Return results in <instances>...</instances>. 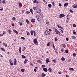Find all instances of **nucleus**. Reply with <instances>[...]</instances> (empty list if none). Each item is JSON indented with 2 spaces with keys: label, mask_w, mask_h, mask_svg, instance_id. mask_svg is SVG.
I'll return each instance as SVG.
<instances>
[{
  "label": "nucleus",
  "mask_w": 77,
  "mask_h": 77,
  "mask_svg": "<svg viewBox=\"0 0 77 77\" xmlns=\"http://www.w3.org/2000/svg\"><path fill=\"white\" fill-rule=\"evenodd\" d=\"M54 30L56 34H59V35H60V32L59 31H58V30H57V29H55Z\"/></svg>",
  "instance_id": "7ed1b4c3"
},
{
  "label": "nucleus",
  "mask_w": 77,
  "mask_h": 77,
  "mask_svg": "<svg viewBox=\"0 0 77 77\" xmlns=\"http://www.w3.org/2000/svg\"><path fill=\"white\" fill-rule=\"evenodd\" d=\"M5 34H6V32L5 31H3V35H5Z\"/></svg>",
  "instance_id": "8fccbe9b"
},
{
  "label": "nucleus",
  "mask_w": 77,
  "mask_h": 77,
  "mask_svg": "<svg viewBox=\"0 0 77 77\" xmlns=\"http://www.w3.org/2000/svg\"><path fill=\"white\" fill-rule=\"evenodd\" d=\"M73 7L74 8H77V5H73Z\"/></svg>",
  "instance_id": "6e6552de"
},
{
  "label": "nucleus",
  "mask_w": 77,
  "mask_h": 77,
  "mask_svg": "<svg viewBox=\"0 0 77 77\" xmlns=\"http://www.w3.org/2000/svg\"><path fill=\"white\" fill-rule=\"evenodd\" d=\"M5 0H3L2 1V3H5Z\"/></svg>",
  "instance_id": "37998d69"
},
{
  "label": "nucleus",
  "mask_w": 77,
  "mask_h": 77,
  "mask_svg": "<svg viewBox=\"0 0 77 77\" xmlns=\"http://www.w3.org/2000/svg\"><path fill=\"white\" fill-rule=\"evenodd\" d=\"M9 62L10 63H12V60H11V59H9Z\"/></svg>",
  "instance_id": "bb28decb"
},
{
  "label": "nucleus",
  "mask_w": 77,
  "mask_h": 77,
  "mask_svg": "<svg viewBox=\"0 0 77 77\" xmlns=\"http://www.w3.org/2000/svg\"><path fill=\"white\" fill-rule=\"evenodd\" d=\"M69 70H72V71H74V69L72 68H69Z\"/></svg>",
  "instance_id": "5701e85b"
},
{
  "label": "nucleus",
  "mask_w": 77,
  "mask_h": 77,
  "mask_svg": "<svg viewBox=\"0 0 77 77\" xmlns=\"http://www.w3.org/2000/svg\"><path fill=\"white\" fill-rule=\"evenodd\" d=\"M3 45H5V47H7V46H8V45H7V44H5V43H3Z\"/></svg>",
  "instance_id": "412c9836"
},
{
  "label": "nucleus",
  "mask_w": 77,
  "mask_h": 77,
  "mask_svg": "<svg viewBox=\"0 0 77 77\" xmlns=\"http://www.w3.org/2000/svg\"><path fill=\"white\" fill-rule=\"evenodd\" d=\"M74 31H75V30H73V34H76V32H74Z\"/></svg>",
  "instance_id": "864d4df0"
},
{
  "label": "nucleus",
  "mask_w": 77,
  "mask_h": 77,
  "mask_svg": "<svg viewBox=\"0 0 77 77\" xmlns=\"http://www.w3.org/2000/svg\"><path fill=\"white\" fill-rule=\"evenodd\" d=\"M30 32L31 35H33V33H34V31H31Z\"/></svg>",
  "instance_id": "2eb2a0df"
},
{
  "label": "nucleus",
  "mask_w": 77,
  "mask_h": 77,
  "mask_svg": "<svg viewBox=\"0 0 77 77\" xmlns=\"http://www.w3.org/2000/svg\"><path fill=\"white\" fill-rule=\"evenodd\" d=\"M65 17V15L63 14H60L59 16L60 18H61L62 17Z\"/></svg>",
  "instance_id": "39448f33"
},
{
  "label": "nucleus",
  "mask_w": 77,
  "mask_h": 77,
  "mask_svg": "<svg viewBox=\"0 0 77 77\" xmlns=\"http://www.w3.org/2000/svg\"><path fill=\"white\" fill-rule=\"evenodd\" d=\"M34 36H36V33H35V31H34Z\"/></svg>",
  "instance_id": "13d9d810"
},
{
  "label": "nucleus",
  "mask_w": 77,
  "mask_h": 77,
  "mask_svg": "<svg viewBox=\"0 0 77 77\" xmlns=\"http://www.w3.org/2000/svg\"><path fill=\"white\" fill-rule=\"evenodd\" d=\"M46 24H47L48 25V24H50V23H49V22H46Z\"/></svg>",
  "instance_id": "49530a36"
},
{
  "label": "nucleus",
  "mask_w": 77,
  "mask_h": 77,
  "mask_svg": "<svg viewBox=\"0 0 77 77\" xmlns=\"http://www.w3.org/2000/svg\"><path fill=\"white\" fill-rule=\"evenodd\" d=\"M46 75L44 73H42V77H44Z\"/></svg>",
  "instance_id": "f8f14e48"
},
{
  "label": "nucleus",
  "mask_w": 77,
  "mask_h": 77,
  "mask_svg": "<svg viewBox=\"0 0 77 77\" xmlns=\"http://www.w3.org/2000/svg\"><path fill=\"white\" fill-rule=\"evenodd\" d=\"M61 51H62V52H63V49H61Z\"/></svg>",
  "instance_id": "5fc2aeb1"
},
{
  "label": "nucleus",
  "mask_w": 77,
  "mask_h": 77,
  "mask_svg": "<svg viewBox=\"0 0 77 77\" xmlns=\"http://www.w3.org/2000/svg\"><path fill=\"white\" fill-rule=\"evenodd\" d=\"M12 20H13L14 21H15V18L14 17H13L12 18Z\"/></svg>",
  "instance_id": "4c0bfd02"
},
{
  "label": "nucleus",
  "mask_w": 77,
  "mask_h": 77,
  "mask_svg": "<svg viewBox=\"0 0 77 77\" xmlns=\"http://www.w3.org/2000/svg\"><path fill=\"white\" fill-rule=\"evenodd\" d=\"M33 3H36L37 4H38V3H39V2H38V1H36V0H35L34 1H33Z\"/></svg>",
  "instance_id": "423d86ee"
},
{
  "label": "nucleus",
  "mask_w": 77,
  "mask_h": 77,
  "mask_svg": "<svg viewBox=\"0 0 77 77\" xmlns=\"http://www.w3.org/2000/svg\"><path fill=\"white\" fill-rule=\"evenodd\" d=\"M26 21L27 23L28 24H29V20H28L26 19Z\"/></svg>",
  "instance_id": "cd10ccee"
},
{
  "label": "nucleus",
  "mask_w": 77,
  "mask_h": 77,
  "mask_svg": "<svg viewBox=\"0 0 77 77\" xmlns=\"http://www.w3.org/2000/svg\"><path fill=\"white\" fill-rule=\"evenodd\" d=\"M33 42L34 44H36L37 43V40L36 39H35L34 40Z\"/></svg>",
  "instance_id": "9b49d317"
},
{
  "label": "nucleus",
  "mask_w": 77,
  "mask_h": 77,
  "mask_svg": "<svg viewBox=\"0 0 77 77\" xmlns=\"http://www.w3.org/2000/svg\"><path fill=\"white\" fill-rule=\"evenodd\" d=\"M45 34L46 35H50V33L48 30H46L45 32Z\"/></svg>",
  "instance_id": "f257e3e1"
},
{
  "label": "nucleus",
  "mask_w": 77,
  "mask_h": 77,
  "mask_svg": "<svg viewBox=\"0 0 77 77\" xmlns=\"http://www.w3.org/2000/svg\"><path fill=\"white\" fill-rule=\"evenodd\" d=\"M34 71L35 72H36V70L35 69H34Z\"/></svg>",
  "instance_id": "0e129e2a"
},
{
  "label": "nucleus",
  "mask_w": 77,
  "mask_h": 77,
  "mask_svg": "<svg viewBox=\"0 0 77 77\" xmlns=\"http://www.w3.org/2000/svg\"><path fill=\"white\" fill-rule=\"evenodd\" d=\"M37 62L38 63H41V62H42V61H41L40 60H37Z\"/></svg>",
  "instance_id": "4468645a"
},
{
  "label": "nucleus",
  "mask_w": 77,
  "mask_h": 77,
  "mask_svg": "<svg viewBox=\"0 0 77 77\" xmlns=\"http://www.w3.org/2000/svg\"><path fill=\"white\" fill-rule=\"evenodd\" d=\"M67 5H68V3H66L64 4V7H65V6H66Z\"/></svg>",
  "instance_id": "ddd939ff"
},
{
  "label": "nucleus",
  "mask_w": 77,
  "mask_h": 77,
  "mask_svg": "<svg viewBox=\"0 0 77 77\" xmlns=\"http://www.w3.org/2000/svg\"><path fill=\"white\" fill-rule=\"evenodd\" d=\"M42 67L43 68H45V65H42Z\"/></svg>",
  "instance_id": "e433bc0d"
},
{
  "label": "nucleus",
  "mask_w": 77,
  "mask_h": 77,
  "mask_svg": "<svg viewBox=\"0 0 77 77\" xmlns=\"http://www.w3.org/2000/svg\"><path fill=\"white\" fill-rule=\"evenodd\" d=\"M48 7H49V8H51V5L50 4H49L48 5Z\"/></svg>",
  "instance_id": "c85d7f7f"
},
{
  "label": "nucleus",
  "mask_w": 77,
  "mask_h": 77,
  "mask_svg": "<svg viewBox=\"0 0 77 77\" xmlns=\"http://www.w3.org/2000/svg\"><path fill=\"white\" fill-rule=\"evenodd\" d=\"M43 70L44 71H45V72H47L48 71V70H47V69L46 68H44L43 69Z\"/></svg>",
  "instance_id": "0eeeda50"
},
{
  "label": "nucleus",
  "mask_w": 77,
  "mask_h": 77,
  "mask_svg": "<svg viewBox=\"0 0 77 77\" xmlns=\"http://www.w3.org/2000/svg\"><path fill=\"white\" fill-rule=\"evenodd\" d=\"M59 6H62V5L61 4H60V3L59 4Z\"/></svg>",
  "instance_id": "6e6d98bb"
},
{
  "label": "nucleus",
  "mask_w": 77,
  "mask_h": 77,
  "mask_svg": "<svg viewBox=\"0 0 77 77\" xmlns=\"http://www.w3.org/2000/svg\"><path fill=\"white\" fill-rule=\"evenodd\" d=\"M53 47L54 48H55V46H54V45L53 44Z\"/></svg>",
  "instance_id": "052dcab7"
},
{
  "label": "nucleus",
  "mask_w": 77,
  "mask_h": 77,
  "mask_svg": "<svg viewBox=\"0 0 77 77\" xmlns=\"http://www.w3.org/2000/svg\"><path fill=\"white\" fill-rule=\"evenodd\" d=\"M27 62V61H25L24 62V64H26V63Z\"/></svg>",
  "instance_id": "bf43d9fd"
},
{
  "label": "nucleus",
  "mask_w": 77,
  "mask_h": 77,
  "mask_svg": "<svg viewBox=\"0 0 77 77\" xmlns=\"http://www.w3.org/2000/svg\"><path fill=\"white\" fill-rule=\"evenodd\" d=\"M21 71L22 72H24V71H25V69H22L21 70Z\"/></svg>",
  "instance_id": "72a5a7b5"
},
{
  "label": "nucleus",
  "mask_w": 77,
  "mask_h": 77,
  "mask_svg": "<svg viewBox=\"0 0 77 77\" xmlns=\"http://www.w3.org/2000/svg\"><path fill=\"white\" fill-rule=\"evenodd\" d=\"M13 32H14L15 33H16V34H18V31H16L15 30H13Z\"/></svg>",
  "instance_id": "9d476101"
},
{
  "label": "nucleus",
  "mask_w": 77,
  "mask_h": 77,
  "mask_svg": "<svg viewBox=\"0 0 77 77\" xmlns=\"http://www.w3.org/2000/svg\"><path fill=\"white\" fill-rule=\"evenodd\" d=\"M11 24L13 27H14V26H15V25H14V23H11Z\"/></svg>",
  "instance_id": "603ef678"
},
{
  "label": "nucleus",
  "mask_w": 77,
  "mask_h": 77,
  "mask_svg": "<svg viewBox=\"0 0 77 77\" xmlns=\"http://www.w3.org/2000/svg\"><path fill=\"white\" fill-rule=\"evenodd\" d=\"M27 35L28 36H29V35H30V32H28L27 33Z\"/></svg>",
  "instance_id": "58836bf2"
},
{
  "label": "nucleus",
  "mask_w": 77,
  "mask_h": 77,
  "mask_svg": "<svg viewBox=\"0 0 77 77\" xmlns=\"http://www.w3.org/2000/svg\"><path fill=\"white\" fill-rule=\"evenodd\" d=\"M25 61H26V62H27V61H28V60H27V59H25Z\"/></svg>",
  "instance_id": "69168bd1"
},
{
  "label": "nucleus",
  "mask_w": 77,
  "mask_h": 77,
  "mask_svg": "<svg viewBox=\"0 0 77 77\" xmlns=\"http://www.w3.org/2000/svg\"><path fill=\"white\" fill-rule=\"evenodd\" d=\"M19 51H20V53H21V47L19 48Z\"/></svg>",
  "instance_id": "b1692460"
},
{
  "label": "nucleus",
  "mask_w": 77,
  "mask_h": 77,
  "mask_svg": "<svg viewBox=\"0 0 77 77\" xmlns=\"http://www.w3.org/2000/svg\"><path fill=\"white\" fill-rule=\"evenodd\" d=\"M61 60H63V61H64L65 60V59L64 58V57H62L61 58Z\"/></svg>",
  "instance_id": "4be33fe9"
},
{
  "label": "nucleus",
  "mask_w": 77,
  "mask_h": 77,
  "mask_svg": "<svg viewBox=\"0 0 77 77\" xmlns=\"http://www.w3.org/2000/svg\"><path fill=\"white\" fill-rule=\"evenodd\" d=\"M20 39H23V40H25V38L24 37H21Z\"/></svg>",
  "instance_id": "a878e982"
},
{
  "label": "nucleus",
  "mask_w": 77,
  "mask_h": 77,
  "mask_svg": "<svg viewBox=\"0 0 77 77\" xmlns=\"http://www.w3.org/2000/svg\"><path fill=\"white\" fill-rule=\"evenodd\" d=\"M62 45H63V47H64V48H65V47H66V45L65 44L63 45V44H62Z\"/></svg>",
  "instance_id": "473e14b6"
},
{
  "label": "nucleus",
  "mask_w": 77,
  "mask_h": 77,
  "mask_svg": "<svg viewBox=\"0 0 77 77\" xmlns=\"http://www.w3.org/2000/svg\"><path fill=\"white\" fill-rule=\"evenodd\" d=\"M55 41H57V38H55Z\"/></svg>",
  "instance_id": "338daca9"
},
{
  "label": "nucleus",
  "mask_w": 77,
  "mask_h": 77,
  "mask_svg": "<svg viewBox=\"0 0 77 77\" xmlns=\"http://www.w3.org/2000/svg\"><path fill=\"white\" fill-rule=\"evenodd\" d=\"M3 36V34H0V36Z\"/></svg>",
  "instance_id": "774afa93"
},
{
  "label": "nucleus",
  "mask_w": 77,
  "mask_h": 77,
  "mask_svg": "<svg viewBox=\"0 0 77 77\" xmlns=\"http://www.w3.org/2000/svg\"><path fill=\"white\" fill-rule=\"evenodd\" d=\"M10 64L11 66H12V65H14V63H10Z\"/></svg>",
  "instance_id": "a18cd8bd"
},
{
  "label": "nucleus",
  "mask_w": 77,
  "mask_h": 77,
  "mask_svg": "<svg viewBox=\"0 0 77 77\" xmlns=\"http://www.w3.org/2000/svg\"><path fill=\"white\" fill-rule=\"evenodd\" d=\"M26 14H30L29 11H26Z\"/></svg>",
  "instance_id": "c03bdc74"
},
{
  "label": "nucleus",
  "mask_w": 77,
  "mask_h": 77,
  "mask_svg": "<svg viewBox=\"0 0 77 77\" xmlns=\"http://www.w3.org/2000/svg\"><path fill=\"white\" fill-rule=\"evenodd\" d=\"M69 40V39H68V38H66V41H68Z\"/></svg>",
  "instance_id": "3c124183"
},
{
  "label": "nucleus",
  "mask_w": 77,
  "mask_h": 77,
  "mask_svg": "<svg viewBox=\"0 0 77 77\" xmlns=\"http://www.w3.org/2000/svg\"><path fill=\"white\" fill-rule=\"evenodd\" d=\"M48 71H49L50 72H51L52 71V69L50 68H49L48 69Z\"/></svg>",
  "instance_id": "f3484780"
},
{
  "label": "nucleus",
  "mask_w": 77,
  "mask_h": 77,
  "mask_svg": "<svg viewBox=\"0 0 77 77\" xmlns=\"http://www.w3.org/2000/svg\"><path fill=\"white\" fill-rule=\"evenodd\" d=\"M50 42H48L47 44V45L48 46H50Z\"/></svg>",
  "instance_id": "2f4dec72"
},
{
  "label": "nucleus",
  "mask_w": 77,
  "mask_h": 77,
  "mask_svg": "<svg viewBox=\"0 0 77 77\" xmlns=\"http://www.w3.org/2000/svg\"><path fill=\"white\" fill-rule=\"evenodd\" d=\"M72 39H76V38L75 36H72Z\"/></svg>",
  "instance_id": "6ab92c4d"
},
{
  "label": "nucleus",
  "mask_w": 77,
  "mask_h": 77,
  "mask_svg": "<svg viewBox=\"0 0 77 77\" xmlns=\"http://www.w3.org/2000/svg\"><path fill=\"white\" fill-rule=\"evenodd\" d=\"M58 27V28H60H60H62V27H61V26H60L59 25H58L57 26Z\"/></svg>",
  "instance_id": "c9c22d12"
},
{
  "label": "nucleus",
  "mask_w": 77,
  "mask_h": 77,
  "mask_svg": "<svg viewBox=\"0 0 77 77\" xmlns=\"http://www.w3.org/2000/svg\"><path fill=\"white\" fill-rule=\"evenodd\" d=\"M71 61V59H69L68 60V62H70Z\"/></svg>",
  "instance_id": "7c9ffc66"
},
{
  "label": "nucleus",
  "mask_w": 77,
  "mask_h": 77,
  "mask_svg": "<svg viewBox=\"0 0 77 77\" xmlns=\"http://www.w3.org/2000/svg\"><path fill=\"white\" fill-rule=\"evenodd\" d=\"M58 72V73L59 74H61V73H62L61 72Z\"/></svg>",
  "instance_id": "e2e57ef3"
},
{
  "label": "nucleus",
  "mask_w": 77,
  "mask_h": 77,
  "mask_svg": "<svg viewBox=\"0 0 77 77\" xmlns=\"http://www.w3.org/2000/svg\"><path fill=\"white\" fill-rule=\"evenodd\" d=\"M70 12H72V13H73V11H72V10H71V9L70 10Z\"/></svg>",
  "instance_id": "09e8293b"
},
{
  "label": "nucleus",
  "mask_w": 77,
  "mask_h": 77,
  "mask_svg": "<svg viewBox=\"0 0 77 77\" xmlns=\"http://www.w3.org/2000/svg\"><path fill=\"white\" fill-rule=\"evenodd\" d=\"M22 58H24V59H25V56L24 55H22Z\"/></svg>",
  "instance_id": "ea45409f"
},
{
  "label": "nucleus",
  "mask_w": 77,
  "mask_h": 77,
  "mask_svg": "<svg viewBox=\"0 0 77 77\" xmlns=\"http://www.w3.org/2000/svg\"><path fill=\"white\" fill-rule=\"evenodd\" d=\"M60 30H61V31L62 33H63V30L61 29H60Z\"/></svg>",
  "instance_id": "680f3d73"
},
{
  "label": "nucleus",
  "mask_w": 77,
  "mask_h": 77,
  "mask_svg": "<svg viewBox=\"0 0 77 77\" xmlns=\"http://www.w3.org/2000/svg\"><path fill=\"white\" fill-rule=\"evenodd\" d=\"M73 27H76V25L75 24H73Z\"/></svg>",
  "instance_id": "79ce46f5"
},
{
  "label": "nucleus",
  "mask_w": 77,
  "mask_h": 77,
  "mask_svg": "<svg viewBox=\"0 0 77 77\" xmlns=\"http://www.w3.org/2000/svg\"><path fill=\"white\" fill-rule=\"evenodd\" d=\"M36 11L37 13H40L41 12V10L39 8H37L36 9Z\"/></svg>",
  "instance_id": "20e7f679"
},
{
  "label": "nucleus",
  "mask_w": 77,
  "mask_h": 77,
  "mask_svg": "<svg viewBox=\"0 0 77 77\" xmlns=\"http://www.w3.org/2000/svg\"><path fill=\"white\" fill-rule=\"evenodd\" d=\"M30 11L31 12H33V10H32V9H30Z\"/></svg>",
  "instance_id": "4d7b16f0"
},
{
  "label": "nucleus",
  "mask_w": 77,
  "mask_h": 77,
  "mask_svg": "<svg viewBox=\"0 0 77 77\" xmlns=\"http://www.w3.org/2000/svg\"><path fill=\"white\" fill-rule=\"evenodd\" d=\"M46 63H48V62H49V59H47L46 60Z\"/></svg>",
  "instance_id": "dca6fc26"
},
{
  "label": "nucleus",
  "mask_w": 77,
  "mask_h": 77,
  "mask_svg": "<svg viewBox=\"0 0 77 77\" xmlns=\"http://www.w3.org/2000/svg\"><path fill=\"white\" fill-rule=\"evenodd\" d=\"M1 49L2 50V51H5V50L3 48H1Z\"/></svg>",
  "instance_id": "a211bd4d"
},
{
  "label": "nucleus",
  "mask_w": 77,
  "mask_h": 77,
  "mask_svg": "<svg viewBox=\"0 0 77 77\" xmlns=\"http://www.w3.org/2000/svg\"><path fill=\"white\" fill-rule=\"evenodd\" d=\"M53 62H54V63H56V60L55 59H54L53 60Z\"/></svg>",
  "instance_id": "de8ad7c7"
},
{
  "label": "nucleus",
  "mask_w": 77,
  "mask_h": 77,
  "mask_svg": "<svg viewBox=\"0 0 77 77\" xmlns=\"http://www.w3.org/2000/svg\"><path fill=\"white\" fill-rule=\"evenodd\" d=\"M19 5L20 7H21L22 6V4H21V3H19Z\"/></svg>",
  "instance_id": "393cba45"
},
{
  "label": "nucleus",
  "mask_w": 77,
  "mask_h": 77,
  "mask_svg": "<svg viewBox=\"0 0 77 77\" xmlns=\"http://www.w3.org/2000/svg\"><path fill=\"white\" fill-rule=\"evenodd\" d=\"M65 52L66 53H68V51L67 50H66L65 51Z\"/></svg>",
  "instance_id": "a19ab883"
},
{
  "label": "nucleus",
  "mask_w": 77,
  "mask_h": 77,
  "mask_svg": "<svg viewBox=\"0 0 77 77\" xmlns=\"http://www.w3.org/2000/svg\"><path fill=\"white\" fill-rule=\"evenodd\" d=\"M8 32L9 33V34H11L12 33V32L11 30H8Z\"/></svg>",
  "instance_id": "aec40b11"
},
{
  "label": "nucleus",
  "mask_w": 77,
  "mask_h": 77,
  "mask_svg": "<svg viewBox=\"0 0 77 77\" xmlns=\"http://www.w3.org/2000/svg\"><path fill=\"white\" fill-rule=\"evenodd\" d=\"M36 18H37V20H38V21H40V20H41V17H40V16H39V15H37L36 16Z\"/></svg>",
  "instance_id": "f03ea898"
},
{
  "label": "nucleus",
  "mask_w": 77,
  "mask_h": 77,
  "mask_svg": "<svg viewBox=\"0 0 77 77\" xmlns=\"http://www.w3.org/2000/svg\"><path fill=\"white\" fill-rule=\"evenodd\" d=\"M31 21L32 23H35V19H32L31 20Z\"/></svg>",
  "instance_id": "1a4fd4ad"
},
{
  "label": "nucleus",
  "mask_w": 77,
  "mask_h": 77,
  "mask_svg": "<svg viewBox=\"0 0 77 77\" xmlns=\"http://www.w3.org/2000/svg\"><path fill=\"white\" fill-rule=\"evenodd\" d=\"M73 56H74L75 57L76 56V54H75V53H73Z\"/></svg>",
  "instance_id": "c756f323"
},
{
  "label": "nucleus",
  "mask_w": 77,
  "mask_h": 77,
  "mask_svg": "<svg viewBox=\"0 0 77 77\" xmlns=\"http://www.w3.org/2000/svg\"><path fill=\"white\" fill-rule=\"evenodd\" d=\"M17 61H14V65H17V63H16Z\"/></svg>",
  "instance_id": "f704fd0d"
}]
</instances>
